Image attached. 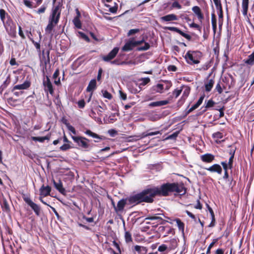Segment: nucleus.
<instances>
[{"mask_svg":"<svg viewBox=\"0 0 254 254\" xmlns=\"http://www.w3.org/2000/svg\"><path fill=\"white\" fill-rule=\"evenodd\" d=\"M172 192H174L173 183H167L160 188H154L144 190L141 192L130 196L128 200L130 204H137L142 202H152L155 196H167Z\"/></svg>","mask_w":254,"mask_h":254,"instance_id":"1","label":"nucleus"},{"mask_svg":"<svg viewBox=\"0 0 254 254\" xmlns=\"http://www.w3.org/2000/svg\"><path fill=\"white\" fill-rule=\"evenodd\" d=\"M61 15V11L58 6L55 7L52 12V14L49 17V23L46 28L45 32L46 34H50L52 32L53 28L58 24Z\"/></svg>","mask_w":254,"mask_h":254,"instance_id":"2","label":"nucleus"},{"mask_svg":"<svg viewBox=\"0 0 254 254\" xmlns=\"http://www.w3.org/2000/svg\"><path fill=\"white\" fill-rule=\"evenodd\" d=\"M201 53L198 51H189L185 56L188 64H197L199 63Z\"/></svg>","mask_w":254,"mask_h":254,"instance_id":"3","label":"nucleus"},{"mask_svg":"<svg viewBox=\"0 0 254 254\" xmlns=\"http://www.w3.org/2000/svg\"><path fill=\"white\" fill-rule=\"evenodd\" d=\"M72 138L77 145L87 150L91 149L92 146L89 144V140L82 136H72Z\"/></svg>","mask_w":254,"mask_h":254,"instance_id":"4","label":"nucleus"},{"mask_svg":"<svg viewBox=\"0 0 254 254\" xmlns=\"http://www.w3.org/2000/svg\"><path fill=\"white\" fill-rule=\"evenodd\" d=\"M23 199L31 207L35 213L39 216L40 214V207L37 204L33 202L29 197H24Z\"/></svg>","mask_w":254,"mask_h":254,"instance_id":"5","label":"nucleus"},{"mask_svg":"<svg viewBox=\"0 0 254 254\" xmlns=\"http://www.w3.org/2000/svg\"><path fill=\"white\" fill-rule=\"evenodd\" d=\"M43 83L44 86L45 91L46 92H49L51 95H53L54 94L53 85L48 76H46V79H44Z\"/></svg>","mask_w":254,"mask_h":254,"instance_id":"6","label":"nucleus"},{"mask_svg":"<svg viewBox=\"0 0 254 254\" xmlns=\"http://www.w3.org/2000/svg\"><path fill=\"white\" fill-rule=\"evenodd\" d=\"M164 29L165 30H170L171 31L176 32L179 33V34H180L183 37H184L185 38H186L187 39H188V40H190L191 38V36L190 35L186 34V33H184V32L182 31L180 29H179L177 27L168 26V27H164Z\"/></svg>","mask_w":254,"mask_h":254,"instance_id":"7","label":"nucleus"},{"mask_svg":"<svg viewBox=\"0 0 254 254\" xmlns=\"http://www.w3.org/2000/svg\"><path fill=\"white\" fill-rule=\"evenodd\" d=\"M119 48L118 47L114 48L107 55L103 57V60L105 62H109L113 59L117 53H118Z\"/></svg>","mask_w":254,"mask_h":254,"instance_id":"8","label":"nucleus"},{"mask_svg":"<svg viewBox=\"0 0 254 254\" xmlns=\"http://www.w3.org/2000/svg\"><path fill=\"white\" fill-rule=\"evenodd\" d=\"M135 47L133 43V38L129 39L122 47V50L124 52H127L132 50Z\"/></svg>","mask_w":254,"mask_h":254,"instance_id":"9","label":"nucleus"},{"mask_svg":"<svg viewBox=\"0 0 254 254\" xmlns=\"http://www.w3.org/2000/svg\"><path fill=\"white\" fill-rule=\"evenodd\" d=\"M31 85L29 81L26 80L21 84L15 85L11 90L12 92H14L16 90H24L28 89Z\"/></svg>","mask_w":254,"mask_h":254,"instance_id":"10","label":"nucleus"},{"mask_svg":"<svg viewBox=\"0 0 254 254\" xmlns=\"http://www.w3.org/2000/svg\"><path fill=\"white\" fill-rule=\"evenodd\" d=\"M205 169L212 173H217L218 174H221L222 171L221 167L217 164H215L208 168H205Z\"/></svg>","mask_w":254,"mask_h":254,"instance_id":"11","label":"nucleus"},{"mask_svg":"<svg viewBox=\"0 0 254 254\" xmlns=\"http://www.w3.org/2000/svg\"><path fill=\"white\" fill-rule=\"evenodd\" d=\"M40 195L43 197H46L50 194L51 188L49 186H44L43 185L39 190Z\"/></svg>","mask_w":254,"mask_h":254,"instance_id":"12","label":"nucleus"},{"mask_svg":"<svg viewBox=\"0 0 254 254\" xmlns=\"http://www.w3.org/2000/svg\"><path fill=\"white\" fill-rule=\"evenodd\" d=\"M128 89L133 94L139 93L141 90V88L139 87L138 83L136 81L133 82L128 85Z\"/></svg>","mask_w":254,"mask_h":254,"instance_id":"13","label":"nucleus"},{"mask_svg":"<svg viewBox=\"0 0 254 254\" xmlns=\"http://www.w3.org/2000/svg\"><path fill=\"white\" fill-rule=\"evenodd\" d=\"M192 10L196 15L198 20L201 23L204 18V16L201 11L200 7L198 6H194L192 7Z\"/></svg>","mask_w":254,"mask_h":254,"instance_id":"14","label":"nucleus"},{"mask_svg":"<svg viewBox=\"0 0 254 254\" xmlns=\"http://www.w3.org/2000/svg\"><path fill=\"white\" fill-rule=\"evenodd\" d=\"M173 189L174 192L184 194L186 193V190L183 185L173 183Z\"/></svg>","mask_w":254,"mask_h":254,"instance_id":"15","label":"nucleus"},{"mask_svg":"<svg viewBox=\"0 0 254 254\" xmlns=\"http://www.w3.org/2000/svg\"><path fill=\"white\" fill-rule=\"evenodd\" d=\"M201 160L206 163H210L214 160V156L210 153H206L200 156Z\"/></svg>","mask_w":254,"mask_h":254,"instance_id":"16","label":"nucleus"},{"mask_svg":"<svg viewBox=\"0 0 254 254\" xmlns=\"http://www.w3.org/2000/svg\"><path fill=\"white\" fill-rule=\"evenodd\" d=\"M53 182L55 188L62 194H65V190L63 188V184L61 180H59L58 182H56L54 180H53Z\"/></svg>","mask_w":254,"mask_h":254,"instance_id":"17","label":"nucleus"},{"mask_svg":"<svg viewBox=\"0 0 254 254\" xmlns=\"http://www.w3.org/2000/svg\"><path fill=\"white\" fill-rule=\"evenodd\" d=\"M161 20L162 21L169 22L171 21L177 20L178 17L175 14H169L161 17Z\"/></svg>","mask_w":254,"mask_h":254,"instance_id":"18","label":"nucleus"},{"mask_svg":"<svg viewBox=\"0 0 254 254\" xmlns=\"http://www.w3.org/2000/svg\"><path fill=\"white\" fill-rule=\"evenodd\" d=\"M151 90L153 93H162L164 90V84L158 83L152 86Z\"/></svg>","mask_w":254,"mask_h":254,"instance_id":"19","label":"nucleus"},{"mask_svg":"<svg viewBox=\"0 0 254 254\" xmlns=\"http://www.w3.org/2000/svg\"><path fill=\"white\" fill-rule=\"evenodd\" d=\"M126 203V199H122L119 200L115 207V211L117 212L123 211Z\"/></svg>","mask_w":254,"mask_h":254,"instance_id":"20","label":"nucleus"},{"mask_svg":"<svg viewBox=\"0 0 254 254\" xmlns=\"http://www.w3.org/2000/svg\"><path fill=\"white\" fill-rule=\"evenodd\" d=\"M85 133L94 138L97 139V140H94L96 142H98L99 140H103L104 139V137L103 136H100L98 134L93 132L90 130H87L85 131Z\"/></svg>","mask_w":254,"mask_h":254,"instance_id":"21","label":"nucleus"},{"mask_svg":"<svg viewBox=\"0 0 254 254\" xmlns=\"http://www.w3.org/2000/svg\"><path fill=\"white\" fill-rule=\"evenodd\" d=\"M214 84V79L213 78H211L209 79H207L204 83L205 86V90L206 92H210Z\"/></svg>","mask_w":254,"mask_h":254,"instance_id":"22","label":"nucleus"},{"mask_svg":"<svg viewBox=\"0 0 254 254\" xmlns=\"http://www.w3.org/2000/svg\"><path fill=\"white\" fill-rule=\"evenodd\" d=\"M169 103L168 100H162L151 102L149 104V106L150 107H160L164 105H166Z\"/></svg>","mask_w":254,"mask_h":254,"instance_id":"23","label":"nucleus"},{"mask_svg":"<svg viewBox=\"0 0 254 254\" xmlns=\"http://www.w3.org/2000/svg\"><path fill=\"white\" fill-rule=\"evenodd\" d=\"M0 205L2 210L5 212H8L10 211L9 204L5 198H3L0 202Z\"/></svg>","mask_w":254,"mask_h":254,"instance_id":"24","label":"nucleus"},{"mask_svg":"<svg viewBox=\"0 0 254 254\" xmlns=\"http://www.w3.org/2000/svg\"><path fill=\"white\" fill-rule=\"evenodd\" d=\"M249 0H242V13L244 16L247 15L248 7H249Z\"/></svg>","mask_w":254,"mask_h":254,"instance_id":"25","label":"nucleus"},{"mask_svg":"<svg viewBox=\"0 0 254 254\" xmlns=\"http://www.w3.org/2000/svg\"><path fill=\"white\" fill-rule=\"evenodd\" d=\"M96 87V81L95 79H92L89 83L86 88L88 92H92Z\"/></svg>","mask_w":254,"mask_h":254,"instance_id":"26","label":"nucleus"},{"mask_svg":"<svg viewBox=\"0 0 254 254\" xmlns=\"http://www.w3.org/2000/svg\"><path fill=\"white\" fill-rule=\"evenodd\" d=\"M60 74V71L59 69H57L53 74V78L54 79V83L55 84L59 85L61 84L60 78H57L59 77Z\"/></svg>","mask_w":254,"mask_h":254,"instance_id":"27","label":"nucleus"},{"mask_svg":"<svg viewBox=\"0 0 254 254\" xmlns=\"http://www.w3.org/2000/svg\"><path fill=\"white\" fill-rule=\"evenodd\" d=\"M138 81L140 83H138V85L142 89V87L148 84L150 81V79L149 77L141 78L138 79Z\"/></svg>","mask_w":254,"mask_h":254,"instance_id":"28","label":"nucleus"},{"mask_svg":"<svg viewBox=\"0 0 254 254\" xmlns=\"http://www.w3.org/2000/svg\"><path fill=\"white\" fill-rule=\"evenodd\" d=\"M166 245L168 246V249L170 250L174 249L177 247V241L175 239H172Z\"/></svg>","mask_w":254,"mask_h":254,"instance_id":"29","label":"nucleus"},{"mask_svg":"<svg viewBox=\"0 0 254 254\" xmlns=\"http://www.w3.org/2000/svg\"><path fill=\"white\" fill-rule=\"evenodd\" d=\"M146 220H156L157 222L160 224H163L165 222V221L163 220L162 218L159 216H149L145 219Z\"/></svg>","mask_w":254,"mask_h":254,"instance_id":"30","label":"nucleus"},{"mask_svg":"<svg viewBox=\"0 0 254 254\" xmlns=\"http://www.w3.org/2000/svg\"><path fill=\"white\" fill-rule=\"evenodd\" d=\"M211 23H212V29L214 33L216 32V29H217V23H216V16L214 14V12H213L211 14Z\"/></svg>","mask_w":254,"mask_h":254,"instance_id":"31","label":"nucleus"},{"mask_svg":"<svg viewBox=\"0 0 254 254\" xmlns=\"http://www.w3.org/2000/svg\"><path fill=\"white\" fill-rule=\"evenodd\" d=\"M245 63L250 65L254 64V53L248 56V59L245 60Z\"/></svg>","mask_w":254,"mask_h":254,"instance_id":"32","label":"nucleus"},{"mask_svg":"<svg viewBox=\"0 0 254 254\" xmlns=\"http://www.w3.org/2000/svg\"><path fill=\"white\" fill-rule=\"evenodd\" d=\"M219 11L218 13V23H219V27L220 28H221L222 25H223V10L222 8L220 9H218Z\"/></svg>","mask_w":254,"mask_h":254,"instance_id":"33","label":"nucleus"},{"mask_svg":"<svg viewBox=\"0 0 254 254\" xmlns=\"http://www.w3.org/2000/svg\"><path fill=\"white\" fill-rule=\"evenodd\" d=\"M174 221L176 222L179 229L183 232L184 231V223L182 222L180 219L178 218L175 219Z\"/></svg>","mask_w":254,"mask_h":254,"instance_id":"34","label":"nucleus"},{"mask_svg":"<svg viewBox=\"0 0 254 254\" xmlns=\"http://www.w3.org/2000/svg\"><path fill=\"white\" fill-rule=\"evenodd\" d=\"M134 250L138 253H141L142 252V254H145L147 253V249L144 247L135 246L134 247Z\"/></svg>","mask_w":254,"mask_h":254,"instance_id":"35","label":"nucleus"},{"mask_svg":"<svg viewBox=\"0 0 254 254\" xmlns=\"http://www.w3.org/2000/svg\"><path fill=\"white\" fill-rule=\"evenodd\" d=\"M148 133H145V132H143L140 135H135V136H130V138H132V140H138L139 139H142L143 138H144L145 137H147L148 136Z\"/></svg>","mask_w":254,"mask_h":254,"instance_id":"36","label":"nucleus"},{"mask_svg":"<svg viewBox=\"0 0 254 254\" xmlns=\"http://www.w3.org/2000/svg\"><path fill=\"white\" fill-rule=\"evenodd\" d=\"M73 22L76 28L78 29H80L81 28V23L78 17H75L73 20Z\"/></svg>","mask_w":254,"mask_h":254,"instance_id":"37","label":"nucleus"},{"mask_svg":"<svg viewBox=\"0 0 254 254\" xmlns=\"http://www.w3.org/2000/svg\"><path fill=\"white\" fill-rule=\"evenodd\" d=\"M125 239L126 243H129L132 242L131 235L129 232H125Z\"/></svg>","mask_w":254,"mask_h":254,"instance_id":"38","label":"nucleus"},{"mask_svg":"<svg viewBox=\"0 0 254 254\" xmlns=\"http://www.w3.org/2000/svg\"><path fill=\"white\" fill-rule=\"evenodd\" d=\"M171 9L177 8L178 9L182 8V5L179 3L178 1L176 0H174V1L172 3Z\"/></svg>","mask_w":254,"mask_h":254,"instance_id":"39","label":"nucleus"},{"mask_svg":"<svg viewBox=\"0 0 254 254\" xmlns=\"http://www.w3.org/2000/svg\"><path fill=\"white\" fill-rule=\"evenodd\" d=\"M101 92H102L103 96L104 98H107L108 99H112V95H111V93L108 92L107 90H102Z\"/></svg>","mask_w":254,"mask_h":254,"instance_id":"40","label":"nucleus"},{"mask_svg":"<svg viewBox=\"0 0 254 254\" xmlns=\"http://www.w3.org/2000/svg\"><path fill=\"white\" fill-rule=\"evenodd\" d=\"M163 84H164V90H168L172 86V84L170 81L165 80L163 81Z\"/></svg>","mask_w":254,"mask_h":254,"instance_id":"41","label":"nucleus"},{"mask_svg":"<svg viewBox=\"0 0 254 254\" xmlns=\"http://www.w3.org/2000/svg\"><path fill=\"white\" fill-rule=\"evenodd\" d=\"M77 36L79 37L82 38L83 39L85 40L87 42H89L90 41L88 37L82 32L78 31L77 32Z\"/></svg>","mask_w":254,"mask_h":254,"instance_id":"42","label":"nucleus"},{"mask_svg":"<svg viewBox=\"0 0 254 254\" xmlns=\"http://www.w3.org/2000/svg\"><path fill=\"white\" fill-rule=\"evenodd\" d=\"M189 26L191 28H193L196 29L197 30H198L199 31V32H200V33L201 32V27L200 25H199L198 24H196L194 22H192V23L190 24Z\"/></svg>","mask_w":254,"mask_h":254,"instance_id":"43","label":"nucleus"},{"mask_svg":"<svg viewBox=\"0 0 254 254\" xmlns=\"http://www.w3.org/2000/svg\"><path fill=\"white\" fill-rule=\"evenodd\" d=\"M150 48V45L146 42L144 43V45L143 46H141L140 47H138L137 48L138 51H146L149 49Z\"/></svg>","mask_w":254,"mask_h":254,"instance_id":"44","label":"nucleus"},{"mask_svg":"<svg viewBox=\"0 0 254 254\" xmlns=\"http://www.w3.org/2000/svg\"><path fill=\"white\" fill-rule=\"evenodd\" d=\"M5 15H6V12H5V10L3 9H0V17L1 20L2 21L3 23L4 22Z\"/></svg>","mask_w":254,"mask_h":254,"instance_id":"45","label":"nucleus"},{"mask_svg":"<svg viewBox=\"0 0 254 254\" xmlns=\"http://www.w3.org/2000/svg\"><path fill=\"white\" fill-rule=\"evenodd\" d=\"M215 90H216L219 94L222 93L223 89L220 84V81L218 82L216 84Z\"/></svg>","mask_w":254,"mask_h":254,"instance_id":"46","label":"nucleus"},{"mask_svg":"<svg viewBox=\"0 0 254 254\" xmlns=\"http://www.w3.org/2000/svg\"><path fill=\"white\" fill-rule=\"evenodd\" d=\"M47 138L46 137H32V139L34 141H38L41 142L44 141Z\"/></svg>","mask_w":254,"mask_h":254,"instance_id":"47","label":"nucleus"},{"mask_svg":"<svg viewBox=\"0 0 254 254\" xmlns=\"http://www.w3.org/2000/svg\"><path fill=\"white\" fill-rule=\"evenodd\" d=\"M213 136L217 139H222L223 138V134L220 132H217L213 133Z\"/></svg>","mask_w":254,"mask_h":254,"instance_id":"48","label":"nucleus"},{"mask_svg":"<svg viewBox=\"0 0 254 254\" xmlns=\"http://www.w3.org/2000/svg\"><path fill=\"white\" fill-rule=\"evenodd\" d=\"M213 2L216 6L217 9H220L222 8L220 0H213Z\"/></svg>","mask_w":254,"mask_h":254,"instance_id":"49","label":"nucleus"},{"mask_svg":"<svg viewBox=\"0 0 254 254\" xmlns=\"http://www.w3.org/2000/svg\"><path fill=\"white\" fill-rule=\"evenodd\" d=\"M71 148L69 144L65 143L60 147V149L62 151H66Z\"/></svg>","mask_w":254,"mask_h":254,"instance_id":"50","label":"nucleus"},{"mask_svg":"<svg viewBox=\"0 0 254 254\" xmlns=\"http://www.w3.org/2000/svg\"><path fill=\"white\" fill-rule=\"evenodd\" d=\"M168 245L166 244H163L159 247L158 250L160 252H163L166 250L168 249Z\"/></svg>","mask_w":254,"mask_h":254,"instance_id":"51","label":"nucleus"},{"mask_svg":"<svg viewBox=\"0 0 254 254\" xmlns=\"http://www.w3.org/2000/svg\"><path fill=\"white\" fill-rule=\"evenodd\" d=\"M182 91V90L181 89H176L173 91V94L174 96H175V98H177L181 94Z\"/></svg>","mask_w":254,"mask_h":254,"instance_id":"52","label":"nucleus"},{"mask_svg":"<svg viewBox=\"0 0 254 254\" xmlns=\"http://www.w3.org/2000/svg\"><path fill=\"white\" fill-rule=\"evenodd\" d=\"M215 104V102L212 100H209L206 103L205 108H208L210 107H212Z\"/></svg>","mask_w":254,"mask_h":254,"instance_id":"53","label":"nucleus"},{"mask_svg":"<svg viewBox=\"0 0 254 254\" xmlns=\"http://www.w3.org/2000/svg\"><path fill=\"white\" fill-rule=\"evenodd\" d=\"M108 133L109 135L112 137H114L115 135H116L118 134V132L117 130L114 129H109L108 131Z\"/></svg>","mask_w":254,"mask_h":254,"instance_id":"54","label":"nucleus"},{"mask_svg":"<svg viewBox=\"0 0 254 254\" xmlns=\"http://www.w3.org/2000/svg\"><path fill=\"white\" fill-rule=\"evenodd\" d=\"M10 75H9L6 77V80L3 82V86L4 87H6L10 84Z\"/></svg>","mask_w":254,"mask_h":254,"instance_id":"55","label":"nucleus"},{"mask_svg":"<svg viewBox=\"0 0 254 254\" xmlns=\"http://www.w3.org/2000/svg\"><path fill=\"white\" fill-rule=\"evenodd\" d=\"M77 104L79 108L83 109L85 107V103L84 100H81L78 101Z\"/></svg>","mask_w":254,"mask_h":254,"instance_id":"56","label":"nucleus"},{"mask_svg":"<svg viewBox=\"0 0 254 254\" xmlns=\"http://www.w3.org/2000/svg\"><path fill=\"white\" fill-rule=\"evenodd\" d=\"M139 30L138 29H130L127 33V35L130 36L133 34H134L137 32H138Z\"/></svg>","mask_w":254,"mask_h":254,"instance_id":"57","label":"nucleus"},{"mask_svg":"<svg viewBox=\"0 0 254 254\" xmlns=\"http://www.w3.org/2000/svg\"><path fill=\"white\" fill-rule=\"evenodd\" d=\"M66 127L69 131L72 132L74 134H76V131L73 127H72V126L68 124H66Z\"/></svg>","mask_w":254,"mask_h":254,"instance_id":"58","label":"nucleus"},{"mask_svg":"<svg viewBox=\"0 0 254 254\" xmlns=\"http://www.w3.org/2000/svg\"><path fill=\"white\" fill-rule=\"evenodd\" d=\"M199 106L195 103L194 104L190 109H189V110L187 111V113L189 114L192 111H193L194 110L197 108Z\"/></svg>","mask_w":254,"mask_h":254,"instance_id":"59","label":"nucleus"},{"mask_svg":"<svg viewBox=\"0 0 254 254\" xmlns=\"http://www.w3.org/2000/svg\"><path fill=\"white\" fill-rule=\"evenodd\" d=\"M33 43L34 44L35 48L39 52H40V44L38 42H35L34 40H32Z\"/></svg>","mask_w":254,"mask_h":254,"instance_id":"60","label":"nucleus"},{"mask_svg":"<svg viewBox=\"0 0 254 254\" xmlns=\"http://www.w3.org/2000/svg\"><path fill=\"white\" fill-rule=\"evenodd\" d=\"M177 69V67L174 65H170L168 67V70L171 71H176Z\"/></svg>","mask_w":254,"mask_h":254,"instance_id":"61","label":"nucleus"},{"mask_svg":"<svg viewBox=\"0 0 254 254\" xmlns=\"http://www.w3.org/2000/svg\"><path fill=\"white\" fill-rule=\"evenodd\" d=\"M118 7L116 6L110 7L109 8V11L113 13H115L117 12Z\"/></svg>","mask_w":254,"mask_h":254,"instance_id":"62","label":"nucleus"},{"mask_svg":"<svg viewBox=\"0 0 254 254\" xmlns=\"http://www.w3.org/2000/svg\"><path fill=\"white\" fill-rule=\"evenodd\" d=\"M186 213L188 214V215L190 217L191 219H193L194 221L196 220V217L195 216L190 212L188 210L186 211Z\"/></svg>","mask_w":254,"mask_h":254,"instance_id":"63","label":"nucleus"},{"mask_svg":"<svg viewBox=\"0 0 254 254\" xmlns=\"http://www.w3.org/2000/svg\"><path fill=\"white\" fill-rule=\"evenodd\" d=\"M120 98L122 99L123 100H126L127 99V95L126 93H124L121 91H120Z\"/></svg>","mask_w":254,"mask_h":254,"instance_id":"64","label":"nucleus"}]
</instances>
